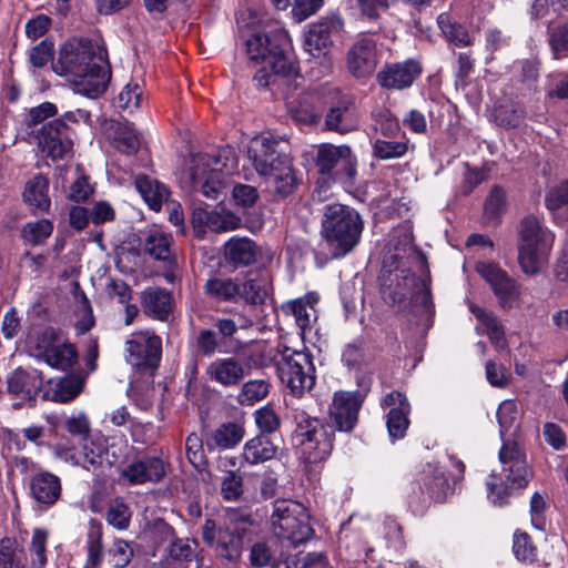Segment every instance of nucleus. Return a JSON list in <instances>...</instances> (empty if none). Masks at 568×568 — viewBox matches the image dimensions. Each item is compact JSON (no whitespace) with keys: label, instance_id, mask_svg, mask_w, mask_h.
<instances>
[{"label":"nucleus","instance_id":"nucleus-1","mask_svg":"<svg viewBox=\"0 0 568 568\" xmlns=\"http://www.w3.org/2000/svg\"><path fill=\"white\" fill-rule=\"evenodd\" d=\"M53 71L65 77L81 95L95 99L103 94L111 80L105 48L83 38L68 40L59 51Z\"/></svg>","mask_w":568,"mask_h":568},{"label":"nucleus","instance_id":"nucleus-2","mask_svg":"<svg viewBox=\"0 0 568 568\" xmlns=\"http://www.w3.org/2000/svg\"><path fill=\"white\" fill-rule=\"evenodd\" d=\"M247 159L274 199L284 200L300 186L301 179L293 160L276 138L262 135L252 139Z\"/></svg>","mask_w":568,"mask_h":568},{"label":"nucleus","instance_id":"nucleus-3","mask_svg":"<svg viewBox=\"0 0 568 568\" xmlns=\"http://www.w3.org/2000/svg\"><path fill=\"white\" fill-rule=\"evenodd\" d=\"M246 51L251 60L263 63L253 77L258 89L280 88L297 73L290 53V37L283 29L253 34L246 41Z\"/></svg>","mask_w":568,"mask_h":568},{"label":"nucleus","instance_id":"nucleus-4","mask_svg":"<svg viewBox=\"0 0 568 568\" xmlns=\"http://www.w3.org/2000/svg\"><path fill=\"white\" fill-rule=\"evenodd\" d=\"M383 298L400 311L410 308L414 313L429 317L434 313L428 278L416 277L405 262L394 270L384 271L381 276Z\"/></svg>","mask_w":568,"mask_h":568},{"label":"nucleus","instance_id":"nucleus-5","mask_svg":"<svg viewBox=\"0 0 568 568\" xmlns=\"http://www.w3.org/2000/svg\"><path fill=\"white\" fill-rule=\"evenodd\" d=\"M363 230L364 221L354 207L341 203L324 206L321 237L333 258L349 254L358 245Z\"/></svg>","mask_w":568,"mask_h":568},{"label":"nucleus","instance_id":"nucleus-6","mask_svg":"<svg viewBox=\"0 0 568 568\" xmlns=\"http://www.w3.org/2000/svg\"><path fill=\"white\" fill-rule=\"evenodd\" d=\"M499 460L503 466L505 479L497 483L495 474L486 481L488 499L495 506L508 504V498L516 491L524 489L532 477L526 457L515 443H506L499 450Z\"/></svg>","mask_w":568,"mask_h":568},{"label":"nucleus","instance_id":"nucleus-7","mask_svg":"<svg viewBox=\"0 0 568 568\" xmlns=\"http://www.w3.org/2000/svg\"><path fill=\"white\" fill-rule=\"evenodd\" d=\"M295 429L292 440L301 457L310 464L324 462L333 450L334 432L324 420L304 410L294 414Z\"/></svg>","mask_w":568,"mask_h":568},{"label":"nucleus","instance_id":"nucleus-8","mask_svg":"<svg viewBox=\"0 0 568 568\" xmlns=\"http://www.w3.org/2000/svg\"><path fill=\"white\" fill-rule=\"evenodd\" d=\"M555 235L534 215L519 225L518 261L525 274H537L548 262Z\"/></svg>","mask_w":568,"mask_h":568},{"label":"nucleus","instance_id":"nucleus-9","mask_svg":"<svg viewBox=\"0 0 568 568\" xmlns=\"http://www.w3.org/2000/svg\"><path fill=\"white\" fill-rule=\"evenodd\" d=\"M230 148L219 151V154L199 153L191 158V163L186 172L187 187L191 191L201 193L207 199H219L223 185V170L226 168Z\"/></svg>","mask_w":568,"mask_h":568},{"label":"nucleus","instance_id":"nucleus-10","mask_svg":"<svg viewBox=\"0 0 568 568\" xmlns=\"http://www.w3.org/2000/svg\"><path fill=\"white\" fill-rule=\"evenodd\" d=\"M449 489L445 470L438 464L427 463L410 484L408 506L415 515H423L432 503H443Z\"/></svg>","mask_w":568,"mask_h":568},{"label":"nucleus","instance_id":"nucleus-11","mask_svg":"<svg viewBox=\"0 0 568 568\" xmlns=\"http://www.w3.org/2000/svg\"><path fill=\"white\" fill-rule=\"evenodd\" d=\"M272 525L277 537L298 546L312 539L314 530L310 525V514L298 501L282 499L274 503Z\"/></svg>","mask_w":568,"mask_h":568},{"label":"nucleus","instance_id":"nucleus-12","mask_svg":"<svg viewBox=\"0 0 568 568\" xmlns=\"http://www.w3.org/2000/svg\"><path fill=\"white\" fill-rule=\"evenodd\" d=\"M276 368L282 384L296 397L310 392L315 384V367L307 352L285 348Z\"/></svg>","mask_w":568,"mask_h":568},{"label":"nucleus","instance_id":"nucleus-13","mask_svg":"<svg viewBox=\"0 0 568 568\" xmlns=\"http://www.w3.org/2000/svg\"><path fill=\"white\" fill-rule=\"evenodd\" d=\"M317 172L334 181L349 183L356 175V156L348 145L323 143L314 158Z\"/></svg>","mask_w":568,"mask_h":568},{"label":"nucleus","instance_id":"nucleus-14","mask_svg":"<svg viewBox=\"0 0 568 568\" xmlns=\"http://www.w3.org/2000/svg\"><path fill=\"white\" fill-rule=\"evenodd\" d=\"M244 532L245 528L232 523L216 527L213 519H206L202 527L203 540L215 547L219 555L231 562L239 560L242 555Z\"/></svg>","mask_w":568,"mask_h":568},{"label":"nucleus","instance_id":"nucleus-15","mask_svg":"<svg viewBox=\"0 0 568 568\" xmlns=\"http://www.w3.org/2000/svg\"><path fill=\"white\" fill-rule=\"evenodd\" d=\"M252 357L227 356L213 359L205 367L209 382L225 388L237 387L251 375Z\"/></svg>","mask_w":568,"mask_h":568},{"label":"nucleus","instance_id":"nucleus-16","mask_svg":"<svg viewBox=\"0 0 568 568\" xmlns=\"http://www.w3.org/2000/svg\"><path fill=\"white\" fill-rule=\"evenodd\" d=\"M125 359L138 369H155L161 359L162 341L159 336L139 332L125 343Z\"/></svg>","mask_w":568,"mask_h":568},{"label":"nucleus","instance_id":"nucleus-17","mask_svg":"<svg viewBox=\"0 0 568 568\" xmlns=\"http://www.w3.org/2000/svg\"><path fill=\"white\" fill-rule=\"evenodd\" d=\"M73 131L61 119L43 125L38 132V145L52 160H63L71 155Z\"/></svg>","mask_w":568,"mask_h":568},{"label":"nucleus","instance_id":"nucleus-18","mask_svg":"<svg viewBox=\"0 0 568 568\" xmlns=\"http://www.w3.org/2000/svg\"><path fill=\"white\" fill-rule=\"evenodd\" d=\"M37 348L39 351V359H42L49 366L60 371L71 369L78 359L74 345L60 342L53 328H47L42 333L41 341Z\"/></svg>","mask_w":568,"mask_h":568},{"label":"nucleus","instance_id":"nucleus-19","mask_svg":"<svg viewBox=\"0 0 568 568\" xmlns=\"http://www.w3.org/2000/svg\"><path fill=\"white\" fill-rule=\"evenodd\" d=\"M362 403L358 392H336L328 409L331 426L338 432H352L357 424Z\"/></svg>","mask_w":568,"mask_h":568},{"label":"nucleus","instance_id":"nucleus-20","mask_svg":"<svg viewBox=\"0 0 568 568\" xmlns=\"http://www.w3.org/2000/svg\"><path fill=\"white\" fill-rule=\"evenodd\" d=\"M344 22L338 16H331L310 24L305 32L304 48L315 58L325 57L333 44V37L343 29Z\"/></svg>","mask_w":568,"mask_h":568},{"label":"nucleus","instance_id":"nucleus-21","mask_svg":"<svg viewBox=\"0 0 568 568\" xmlns=\"http://www.w3.org/2000/svg\"><path fill=\"white\" fill-rule=\"evenodd\" d=\"M378 61L376 42L367 37L355 41L346 54V68L356 79H365L373 75Z\"/></svg>","mask_w":568,"mask_h":568},{"label":"nucleus","instance_id":"nucleus-22","mask_svg":"<svg viewBox=\"0 0 568 568\" xmlns=\"http://www.w3.org/2000/svg\"><path fill=\"white\" fill-rule=\"evenodd\" d=\"M422 65L414 59L386 64L376 75L378 84L388 90H404L422 74Z\"/></svg>","mask_w":568,"mask_h":568},{"label":"nucleus","instance_id":"nucleus-23","mask_svg":"<svg viewBox=\"0 0 568 568\" xmlns=\"http://www.w3.org/2000/svg\"><path fill=\"white\" fill-rule=\"evenodd\" d=\"M384 407H389L386 415V426L393 440L404 438L409 426L408 415L410 405L407 397L397 390L388 393L382 400Z\"/></svg>","mask_w":568,"mask_h":568},{"label":"nucleus","instance_id":"nucleus-24","mask_svg":"<svg viewBox=\"0 0 568 568\" xmlns=\"http://www.w3.org/2000/svg\"><path fill=\"white\" fill-rule=\"evenodd\" d=\"M120 474L131 485L159 483L165 476V466L161 458L145 456L140 459H133L126 467L121 469Z\"/></svg>","mask_w":568,"mask_h":568},{"label":"nucleus","instance_id":"nucleus-25","mask_svg":"<svg viewBox=\"0 0 568 568\" xmlns=\"http://www.w3.org/2000/svg\"><path fill=\"white\" fill-rule=\"evenodd\" d=\"M192 224L199 233H205L206 231L221 233L239 229L241 219L224 209L212 211L196 209L192 213Z\"/></svg>","mask_w":568,"mask_h":568},{"label":"nucleus","instance_id":"nucleus-26","mask_svg":"<svg viewBox=\"0 0 568 568\" xmlns=\"http://www.w3.org/2000/svg\"><path fill=\"white\" fill-rule=\"evenodd\" d=\"M480 276L490 285L501 307H510L517 296L515 282L507 273L493 263H481L477 266Z\"/></svg>","mask_w":568,"mask_h":568},{"label":"nucleus","instance_id":"nucleus-27","mask_svg":"<svg viewBox=\"0 0 568 568\" xmlns=\"http://www.w3.org/2000/svg\"><path fill=\"white\" fill-rule=\"evenodd\" d=\"M359 123L356 105L348 98H341L325 115V128L341 134L357 130Z\"/></svg>","mask_w":568,"mask_h":568},{"label":"nucleus","instance_id":"nucleus-28","mask_svg":"<svg viewBox=\"0 0 568 568\" xmlns=\"http://www.w3.org/2000/svg\"><path fill=\"white\" fill-rule=\"evenodd\" d=\"M43 384L41 372L36 368L21 367L11 372L7 377V389L11 395L24 402H34Z\"/></svg>","mask_w":568,"mask_h":568},{"label":"nucleus","instance_id":"nucleus-29","mask_svg":"<svg viewBox=\"0 0 568 568\" xmlns=\"http://www.w3.org/2000/svg\"><path fill=\"white\" fill-rule=\"evenodd\" d=\"M144 313L158 321H166L172 312L173 296L163 287H146L141 293Z\"/></svg>","mask_w":568,"mask_h":568},{"label":"nucleus","instance_id":"nucleus-30","mask_svg":"<svg viewBox=\"0 0 568 568\" xmlns=\"http://www.w3.org/2000/svg\"><path fill=\"white\" fill-rule=\"evenodd\" d=\"M60 478L49 471H40L30 480L31 496L44 506L54 505L61 496Z\"/></svg>","mask_w":568,"mask_h":568},{"label":"nucleus","instance_id":"nucleus-31","mask_svg":"<svg viewBox=\"0 0 568 568\" xmlns=\"http://www.w3.org/2000/svg\"><path fill=\"white\" fill-rule=\"evenodd\" d=\"M258 255L257 245L248 237H231L224 245L225 260L235 267L254 264Z\"/></svg>","mask_w":568,"mask_h":568},{"label":"nucleus","instance_id":"nucleus-32","mask_svg":"<svg viewBox=\"0 0 568 568\" xmlns=\"http://www.w3.org/2000/svg\"><path fill=\"white\" fill-rule=\"evenodd\" d=\"M318 301V294L310 292L303 297L288 302L286 305V310L293 314L302 335L311 331L317 320L316 305Z\"/></svg>","mask_w":568,"mask_h":568},{"label":"nucleus","instance_id":"nucleus-33","mask_svg":"<svg viewBox=\"0 0 568 568\" xmlns=\"http://www.w3.org/2000/svg\"><path fill=\"white\" fill-rule=\"evenodd\" d=\"M134 184L148 206L156 212L168 202L171 194L165 184L144 174L138 175Z\"/></svg>","mask_w":568,"mask_h":568},{"label":"nucleus","instance_id":"nucleus-34","mask_svg":"<svg viewBox=\"0 0 568 568\" xmlns=\"http://www.w3.org/2000/svg\"><path fill=\"white\" fill-rule=\"evenodd\" d=\"M400 231L399 240L394 245V258L398 261L397 264L405 262L406 265H416L423 273H428L426 256L415 246L410 227Z\"/></svg>","mask_w":568,"mask_h":568},{"label":"nucleus","instance_id":"nucleus-35","mask_svg":"<svg viewBox=\"0 0 568 568\" xmlns=\"http://www.w3.org/2000/svg\"><path fill=\"white\" fill-rule=\"evenodd\" d=\"M470 312L478 321L476 329L488 335L490 342L497 349L506 347L505 331L500 320L494 313L486 311L475 304L469 305Z\"/></svg>","mask_w":568,"mask_h":568},{"label":"nucleus","instance_id":"nucleus-36","mask_svg":"<svg viewBox=\"0 0 568 568\" xmlns=\"http://www.w3.org/2000/svg\"><path fill=\"white\" fill-rule=\"evenodd\" d=\"M544 202L556 224L568 222V180L550 187L545 194Z\"/></svg>","mask_w":568,"mask_h":568},{"label":"nucleus","instance_id":"nucleus-37","mask_svg":"<svg viewBox=\"0 0 568 568\" xmlns=\"http://www.w3.org/2000/svg\"><path fill=\"white\" fill-rule=\"evenodd\" d=\"M48 191L49 180L42 174H37L26 183L23 200L33 210L47 212L51 205Z\"/></svg>","mask_w":568,"mask_h":568},{"label":"nucleus","instance_id":"nucleus-38","mask_svg":"<svg viewBox=\"0 0 568 568\" xmlns=\"http://www.w3.org/2000/svg\"><path fill=\"white\" fill-rule=\"evenodd\" d=\"M277 446L265 435H257L244 444L243 459L250 465H258L271 460Z\"/></svg>","mask_w":568,"mask_h":568},{"label":"nucleus","instance_id":"nucleus-39","mask_svg":"<svg viewBox=\"0 0 568 568\" xmlns=\"http://www.w3.org/2000/svg\"><path fill=\"white\" fill-rule=\"evenodd\" d=\"M104 438H91L85 440L81 450L73 456L74 464L82 468L97 473L103 467Z\"/></svg>","mask_w":568,"mask_h":568},{"label":"nucleus","instance_id":"nucleus-40","mask_svg":"<svg viewBox=\"0 0 568 568\" xmlns=\"http://www.w3.org/2000/svg\"><path fill=\"white\" fill-rule=\"evenodd\" d=\"M204 293L217 302L236 303L237 277L212 276L204 284Z\"/></svg>","mask_w":568,"mask_h":568},{"label":"nucleus","instance_id":"nucleus-41","mask_svg":"<svg viewBox=\"0 0 568 568\" xmlns=\"http://www.w3.org/2000/svg\"><path fill=\"white\" fill-rule=\"evenodd\" d=\"M108 130L112 132V143L116 150L125 154L138 152L140 139L132 123L112 121Z\"/></svg>","mask_w":568,"mask_h":568},{"label":"nucleus","instance_id":"nucleus-42","mask_svg":"<svg viewBox=\"0 0 568 568\" xmlns=\"http://www.w3.org/2000/svg\"><path fill=\"white\" fill-rule=\"evenodd\" d=\"M371 130L374 135L382 138H396L400 133V125L397 118L384 105L374 108L371 112Z\"/></svg>","mask_w":568,"mask_h":568},{"label":"nucleus","instance_id":"nucleus-43","mask_svg":"<svg viewBox=\"0 0 568 568\" xmlns=\"http://www.w3.org/2000/svg\"><path fill=\"white\" fill-rule=\"evenodd\" d=\"M82 387L83 383L78 376H65L44 390L42 397L57 403H68L81 393Z\"/></svg>","mask_w":568,"mask_h":568},{"label":"nucleus","instance_id":"nucleus-44","mask_svg":"<svg viewBox=\"0 0 568 568\" xmlns=\"http://www.w3.org/2000/svg\"><path fill=\"white\" fill-rule=\"evenodd\" d=\"M372 155L382 161L399 159L408 151V141L405 136L399 140L395 138H377L372 135Z\"/></svg>","mask_w":568,"mask_h":568},{"label":"nucleus","instance_id":"nucleus-45","mask_svg":"<svg viewBox=\"0 0 568 568\" xmlns=\"http://www.w3.org/2000/svg\"><path fill=\"white\" fill-rule=\"evenodd\" d=\"M437 24L445 39L456 47H470L474 38L468 30L460 23L454 21L448 13H440L437 17Z\"/></svg>","mask_w":568,"mask_h":568},{"label":"nucleus","instance_id":"nucleus-46","mask_svg":"<svg viewBox=\"0 0 568 568\" xmlns=\"http://www.w3.org/2000/svg\"><path fill=\"white\" fill-rule=\"evenodd\" d=\"M103 560L102 527L91 520L87 534V561L83 568H99Z\"/></svg>","mask_w":568,"mask_h":568},{"label":"nucleus","instance_id":"nucleus-47","mask_svg":"<svg viewBox=\"0 0 568 568\" xmlns=\"http://www.w3.org/2000/svg\"><path fill=\"white\" fill-rule=\"evenodd\" d=\"M134 452L135 448L129 445L125 439L112 442L104 439L103 467H122L124 464L131 462Z\"/></svg>","mask_w":568,"mask_h":568},{"label":"nucleus","instance_id":"nucleus-48","mask_svg":"<svg viewBox=\"0 0 568 568\" xmlns=\"http://www.w3.org/2000/svg\"><path fill=\"white\" fill-rule=\"evenodd\" d=\"M496 123L503 128H518L525 120V109L519 102H507L500 104L494 110Z\"/></svg>","mask_w":568,"mask_h":568},{"label":"nucleus","instance_id":"nucleus-49","mask_svg":"<svg viewBox=\"0 0 568 568\" xmlns=\"http://www.w3.org/2000/svg\"><path fill=\"white\" fill-rule=\"evenodd\" d=\"M164 539L170 541L169 555L174 560L191 561L195 557L194 548L187 540L174 538V530L171 526L162 523L158 526Z\"/></svg>","mask_w":568,"mask_h":568},{"label":"nucleus","instance_id":"nucleus-50","mask_svg":"<svg viewBox=\"0 0 568 568\" xmlns=\"http://www.w3.org/2000/svg\"><path fill=\"white\" fill-rule=\"evenodd\" d=\"M244 436V429L235 423H225L211 434V442L215 447L229 449L236 446Z\"/></svg>","mask_w":568,"mask_h":568},{"label":"nucleus","instance_id":"nucleus-51","mask_svg":"<svg viewBox=\"0 0 568 568\" xmlns=\"http://www.w3.org/2000/svg\"><path fill=\"white\" fill-rule=\"evenodd\" d=\"M171 237L158 230L150 231L143 242V250L155 260L165 261L170 256Z\"/></svg>","mask_w":568,"mask_h":568},{"label":"nucleus","instance_id":"nucleus-52","mask_svg":"<svg viewBox=\"0 0 568 568\" xmlns=\"http://www.w3.org/2000/svg\"><path fill=\"white\" fill-rule=\"evenodd\" d=\"M239 294L236 303L244 302L246 304L256 305L264 302L267 292L261 281L255 278L242 280L237 277Z\"/></svg>","mask_w":568,"mask_h":568},{"label":"nucleus","instance_id":"nucleus-53","mask_svg":"<svg viewBox=\"0 0 568 568\" xmlns=\"http://www.w3.org/2000/svg\"><path fill=\"white\" fill-rule=\"evenodd\" d=\"M286 568H329L327 556L322 551L297 552L285 559Z\"/></svg>","mask_w":568,"mask_h":568},{"label":"nucleus","instance_id":"nucleus-54","mask_svg":"<svg viewBox=\"0 0 568 568\" xmlns=\"http://www.w3.org/2000/svg\"><path fill=\"white\" fill-rule=\"evenodd\" d=\"M24 552L14 540L4 538L0 541V568H23Z\"/></svg>","mask_w":568,"mask_h":568},{"label":"nucleus","instance_id":"nucleus-55","mask_svg":"<svg viewBox=\"0 0 568 568\" xmlns=\"http://www.w3.org/2000/svg\"><path fill=\"white\" fill-rule=\"evenodd\" d=\"M505 206L506 193L500 186L495 185L491 187L484 205V216L487 223L497 224Z\"/></svg>","mask_w":568,"mask_h":568},{"label":"nucleus","instance_id":"nucleus-56","mask_svg":"<svg viewBox=\"0 0 568 568\" xmlns=\"http://www.w3.org/2000/svg\"><path fill=\"white\" fill-rule=\"evenodd\" d=\"M52 222L47 219H42L27 223L21 231V235L26 242L32 245H38L43 243L52 234Z\"/></svg>","mask_w":568,"mask_h":568},{"label":"nucleus","instance_id":"nucleus-57","mask_svg":"<svg viewBox=\"0 0 568 568\" xmlns=\"http://www.w3.org/2000/svg\"><path fill=\"white\" fill-rule=\"evenodd\" d=\"M268 394V384L263 379H253L244 383L237 395L242 405H253L264 399Z\"/></svg>","mask_w":568,"mask_h":568},{"label":"nucleus","instance_id":"nucleus-58","mask_svg":"<svg viewBox=\"0 0 568 568\" xmlns=\"http://www.w3.org/2000/svg\"><path fill=\"white\" fill-rule=\"evenodd\" d=\"M105 518L112 527L124 530L130 525L131 511L122 499L116 498L109 505Z\"/></svg>","mask_w":568,"mask_h":568},{"label":"nucleus","instance_id":"nucleus-59","mask_svg":"<svg viewBox=\"0 0 568 568\" xmlns=\"http://www.w3.org/2000/svg\"><path fill=\"white\" fill-rule=\"evenodd\" d=\"M313 97L301 100L297 105L291 109L293 120L303 125L315 124L321 119L320 110L311 101Z\"/></svg>","mask_w":568,"mask_h":568},{"label":"nucleus","instance_id":"nucleus-60","mask_svg":"<svg viewBox=\"0 0 568 568\" xmlns=\"http://www.w3.org/2000/svg\"><path fill=\"white\" fill-rule=\"evenodd\" d=\"M536 547L527 532L516 531L513 538V552L520 561L532 562L536 559Z\"/></svg>","mask_w":568,"mask_h":568},{"label":"nucleus","instance_id":"nucleus-61","mask_svg":"<svg viewBox=\"0 0 568 568\" xmlns=\"http://www.w3.org/2000/svg\"><path fill=\"white\" fill-rule=\"evenodd\" d=\"M142 90L136 82L128 83L116 98V105L123 111L132 113L140 106Z\"/></svg>","mask_w":568,"mask_h":568},{"label":"nucleus","instance_id":"nucleus-62","mask_svg":"<svg viewBox=\"0 0 568 568\" xmlns=\"http://www.w3.org/2000/svg\"><path fill=\"white\" fill-rule=\"evenodd\" d=\"M48 534L43 529H34L30 552L32 556L30 568H43L47 562L45 547H47Z\"/></svg>","mask_w":568,"mask_h":568},{"label":"nucleus","instance_id":"nucleus-63","mask_svg":"<svg viewBox=\"0 0 568 568\" xmlns=\"http://www.w3.org/2000/svg\"><path fill=\"white\" fill-rule=\"evenodd\" d=\"M257 428L261 430L260 435L275 433L281 425V419L272 407L268 405L261 407L254 414Z\"/></svg>","mask_w":568,"mask_h":568},{"label":"nucleus","instance_id":"nucleus-64","mask_svg":"<svg viewBox=\"0 0 568 568\" xmlns=\"http://www.w3.org/2000/svg\"><path fill=\"white\" fill-rule=\"evenodd\" d=\"M108 555L109 562L114 568H124L130 564L133 557V549L128 541L116 539L109 549Z\"/></svg>","mask_w":568,"mask_h":568}]
</instances>
